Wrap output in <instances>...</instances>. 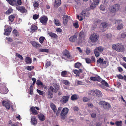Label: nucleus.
Segmentation results:
<instances>
[{"label":"nucleus","instance_id":"obj_37","mask_svg":"<svg viewBox=\"0 0 126 126\" xmlns=\"http://www.w3.org/2000/svg\"><path fill=\"white\" fill-rule=\"evenodd\" d=\"M54 22L56 25L58 26L60 25V23L59 20L57 19H55L54 20Z\"/></svg>","mask_w":126,"mask_h":126},{"label":"nucleus","instance_id":"obj_55","mask_svg":"<svg viewBox=\"0 0 126 126\" xmlns=\"http://www.w3.org/2000/svg\"><path fill=\"white\" fill-rule=\"evenodd\" d=\"M85 60L86 63L88 64H89L91 61V60L88 58H86Z\"/></svg>","mask_w":126,"mask_h":126},{"label":"nucleus","instance_id":"obj_23","mask_svg":"<svg viewBox=\"0 0 126 126\" xmlns=\"http://www.w3.org/2000/svg\"><path fill=\"white\" fill-rule=\"evenodd\" d=\"M7 2L10 5L14 6L16 5V1L15 0H6Z\"/></svg>","mask_w":126,"mask_h":126},{"label":"nucleus","instance_id":"obj_15","mask_svg":"<svg viewBox=\"0 0 126 126\" xmlns=\"http://www.w3.org/2000/svg\"><path fill=\"white\" fill-rule=\"evenodd\" d=\"M5 32L4 34L6 36H8L9 35L10 32L12 30V28L10 27H8L6 30L5 29H4Z\"/></svg>","mask_w":126,"mask_h":126},{"label":"nucleus","instance_id":"obj_13","mask_svg":"<svg viewBox=\"0 0 126 126\" xmlns=\"http://www.w3.org/2000/svg\"><path fill=\"white\" fill-rule=\"evenodd\" d=\"M90 79L92 81H100L101 79L99 76L96 75L94 77H91L90 78Z\"/></svg>","mask_w":126,"mask_h":126},{"label":"nucleus","instance_id":"obj_18","mask_svg":"<svg viewBox=\"0 0 126 126\" xmlns=\"http://www.w3.org/2000/svg\"><path fill=\"white\" fill-rule=\"evenodd\" d=\"M94 92L97 97H101L102 96V94L99 90L98 89L95 90H94Z\"/></svg>","mask_w":126,"mask_h":126},{"label":"nucleus","instance_id":"obj_17","mask_svg":"<svg viewBox=\"0 0 126 126\" xmlns=\"http://www.w3.org/2000/svg\"><path fill=\"white\" fill-rule=\"evenodd\" d=\"M31 44L33 46L37 48H38L39 47H41L42 46L38 43L37 42L35 41H32L31 42Z\"/></svg>","mask_w":126,"mask_h":126},{"label":"nucleus","instance_id":"obj_20","mask_svg":"<svg viewBox=\"0 0 126 126\" xmlns=\"http://www.w3.org/2000/svg\"><path fill=\"white\" fill-rule=\"evenodd\" d=\"M94 93H95L94 90H91L89 91L88 95L89 96L92 97L91 99H94L95 97V95Z\"/></svg>","mask_w":126,"mask_h":126},{"label":"nucleus","instance_id":"obj_9","mask_svg":"<svg viewBox=\"0 0 126 126\" xmlns=\"http://www.w3.org/2000/svg\"><path fill=\"white\" fill-rule=\"evenodd\" d=\"M63 23L65 25H66L68 22V20L70 19V17L67 15H64L63 17Z\"/></svg>","mask_w":126,"mask_h":126},{"label":"nucleus","instance_id":"obj_14","mask_svg":"<svg viewBox=\"0 0 126 126\" xmlns=\"http://www.w3.org/2000/svg\"><path fill=\"white\" fill-rule=\"evenodd\" d=\"M77 35L75 34L73 36H71L69 38L70 41L72 42H75L77 40Z\"/></svg>","mask_w":126,"mask_h":126},{"label":"nucleus","instance_id":"obj_63","mask_svg":"<svg viewBox=\"0 0 126 126\" xmlns=\"http://www.w3.org/2000/svg\"><path fill=\"white\" fill-rule=\"evenodd\" d=\"M55 3L57 4H60L61 3V0H56Z\"/></svg>","mask_w":126,"mask_h":126},{"label":"nucleus","instance_id":"obj_29","mask_svg":"<svg viewBox=\"0 0 126 126\" xmlns=\"http://www.w3.org/2000/svg\"><path fill=\"white\" fill-rule=\"evenodd\" d=\"M38 117L39 119L41 121H43L45 120L44 116L42 114L38 115Z\"/></svg>","mask_w":126,"mask_h":126},{"label":"nucleus","instance_id":"obj_64","mask_svg":"<svg viewBox=\"0 0 126 126\" xmlns=\"http://www.w3.org/2000/svg\"><path fill=\"white\" fill-rule=\"evenodd\" d=\"M87 105L90 108H92L93 107V105L92 104V103H88L87 104Z\"/></svg>","mask_w":126,"mask_h":126},{"label":"nucleus","instance_id":"obj_28","mask_svg":"<svg viewBox=\"0 0 126 126\" xmlns=\"http://www.w3.org/2000/svg\"><path fill=\"white\" fill-rule=\"evenodd\" d=\"M30 109L33 114L36 115L38 114L37 112L36 111L34 107H31L30 108Z\"/></svg>","mask_w":126,"mask_h":126},{"label":"nucleus","instance_id":"obj_61","mask_svg":"<svg viewBox=\"0 0 126 126\" xmlns=\"http://www.w3.org/2000/svg\"><path fill=\"white\" fill-rule=\"evenodd\" d=\"M63 83L66 85H68L69 83V82L67 80H64L63 81Z\"/></svg>","mask_w":126,"mask_h":126},{"label":"nucleus","instance_id":"obj_16","mask_svg":"<svg viewBox=\"0 0 126 126\" xmlns=\"http://www.w3.org/2000/svg\"><path fill=\"white\" fill-rule=\"evenodd\" d=\"M48 18L46 16L42 17L40 18V22L44 25L46 24V23L48 20Z\"/></svg>","mask_w":126,"mask_h":126},{"label":"nucleus","instance_id":"obj_38","mask_svg":"<svg viewBox=\"0 0 126 126\" xmlns=\"http://www.w3.org/2000/svg\"><path fill=\"white\" fill-rule=\"evenodd\" d=\"M39 51L40 52H45L48 53L49 52V50L47 49L41 48L39 50Z\"/></svg>","mask_w":126,"mask_h":126},{"label":"nucleus","instance_id":"obj_42","mask_svg":"<svg viewBox=\"0 0 126 126\" xmlns=\"http://www.w3.org/2000/svg\"><path fill=\"white\" fill-rule=\"evenodd\" d=\"M61 109L62 108L61 107H59L58 108L57 110H56V112L55 113H56L57 116L58 115L59 113L60 112Z\"/></svg>","mask_w":126,"mask_h":126},{"label":"nucleus","instance_id":"obj_35","mask_svg":"<svg viewBox=\"0 0 126 126\" xmlns=\"http://www.w3.org/2000/svg\"><path fill=\"white\" fill-rule=\"evenodd\" d=\"M12 32L13 33L15 36L17 37L19 36L18 32L15 29L14 30H13Z\"/></svg>","mask_w":126,"mask_h":126},{"label":"nucleus","instance_id":"obj_39","mask_svg":"<svg viewBox=\"0 0 126 126\" xmlns=\"http://www.w3.org/2000/svg\"><path fill=\"white\" fill-rule=\"evenodd\" d=\"M110 107V105L109 103L106 102L105 105L103 107L105 109L109 108Z\"/></svg>","mask_w":126,"mask_h":126},{"label":"nucleus","instance_id":"obj_24","mask_svg":"<svg viewBox=\"0 0 126 126\" xmlns=\"http://www.w3.org/2000/svg\"><path fill=\"white\" fill-rule=\"evenodd\" d=\"M31 122L32 124L33 125H35L37 123V121L36 118L34 117L31 118Z\"/></svg>","mask_w":126,"mask_h":126},{"label":"nucleus","instance_id":"obj_59","mask_svg":"<svg viewBox=\"0 0 126 126\" xmlns=\"http://www.w3.org/2000/svg\"><path fill=\"white\" fill-rule=\"evenodd\" d=\"M27 69L29 70H31L34 68L33 67L27 66L26 67Z\"/></svg>","mask_w":126,"mask_h":126},{"label":"nucleus","instance_id":"obj_51","mask_svg":"<svg viewBox=\"0 0 126 126\" xmlns=\"http://www.w3.org/2000/svg\"><path fill=\"white\" fill-rule=\"evenodd\" d=\"M90 100V99L88 97H85L83 98V101L84 102H88Z\"/></svg>","mask_w":126,"mask_h":126},{"label":"nucleus","instance_id":"obj_10","mask_svg":"<svg viewBox=\"0 0 126 126\" xmlns=\"http://www.w3.org/2000/svg\"><path fill=\"white\" fill-rule=\"evenodd\" d=\"M108 24L105 22H103L101 23L100 27V29L102 32L106 30L108 26Z\"/></svg>","mask_w":126,"mask_h":126},{"label":"nucleus","instance_id":"obj_3","mask_svg":"<svg viewBox=\"0 0 126 126\" xmlns=\"http://www.w3.org/2000/svg\"><path fill=\"white\" fill-rule=\"evenodd\" d=\"M99 36L96 33H93L91 34L89 38L90 40L93 43L97 42L99 38Z\"/></svg>","mask_w":126,"mask_h":126},{"label":"nucleus","instance_id":"obj_25","mask_svg":"<svg viewBox=\"0 0 126 126\" xmlns=\"http://www.w3.org/2000/svg\"><path fill=\"white\" fill-rule=\"evenodd\" d=\"M50 107L54 112H56L57 108L56 106L54 104L52 103H51L50 104Z\"/></svg>","mask_w":126,"mask_h":126},{"label":"nucleus","instance_id":"obj_2","mask_svg":"<svg viewBox=\"0 0 126 126\" xmlns=\"http://www.w3.org/2000/svg\"><path fill=\"white\" fill-rule=\"evenodd\" d=\"M104 48L103 47L100 46L96 47L94 50V52L96 57H98L100 55V53L102 52Z\"/></svg>","mask_w":126,"mask_h":126},{"label":"nucleus","instance_id":"obj_34","mask_svg":"<svg viewBox=\"0 0 126 126\" xmlns=\"http://www.w3.org/2000/svg\"><path fill=\"white\" fill-rule=\"evenodd\" d=\"M78 96L77 94H74L72 95L71 97V99L72 100H74L78 99Z\"/></svg>","mask_w":126,"mask_h":126},{"label":"nucleus","instance_id":"obj_11","mask_svg":"<svg viewBox=\"0 0 126 126\" xmlns=\"http://www.w3.org/2000/svg\"><path fill=\"white\" fill-rule=\"evenodd\" d=\"M17 10L22 13H26L27 11L25 7L23 6H19L16 7Z\"/></svg>","mask_w":126,"mask_h":126},{"label":"nucleus","instance_id":"obj_47","mask_svg":"<svg viewBox=\"0 0 126 126\" xmlns=\"http://www.w3.org/2000/svg\"><path fill=\"white\" fill-rule=\"evenodd\" d=\"M67 74V72L65 71H62L61 74V75L62 76H65Z\"/></svg>","mask_w":126,"mask_h":126},{"label":"nucleus","instance_id":"obj_12","mask_svg":"<svg viewBox=\"0 0 126 126\" xmlns=\"http://www.w3.org/2000/svg\"><path fill=\"white\" fill-rule=\"evenodd\" d=\"M53 85L54 87L53 88V91L55 93L57 92L59 88V86L58 84L56 82H55L53 83Z\"/></svg>","mask_w":126,"mask_h":126},{"label":"nucleus","instance_id":"obj_31","mask_svg":"<svg viewBox=\"0 0 126 126\" xmlns=\"http://www.w3.org/2000/svg\"><path fill=\"white\" fill-rule=\"evenodd\" d=\"M107 7L103 4H101L100 7V10L104 11L105 10Z\"/></svg>","mask_w":126,"mask_h":126},{"label":"nucleus","instance_id":"obj_27","mask_svg":"<svg viewBox=\"0 0 126 126\" xmlns=\"http://www.w3.org/2000/svg\"><path fill=\"white\" fill-rule=\"evenodd\" d=\"M119 37L120 38H124L126 36V32H123L122 33L119 34Z\"/></svg>","mask_w":126,"mask_h":126},{"label":"nucleus","instance_id":"obj_62","mask_svg":"<svg viewBox=\"0 0 126 126\" xmlns=\"http://www.w3.org/2000/svg\"><path fill=\"white\" fill-rule=\"evenodd\" d=\"M74 73L76 74L77 75H78L79 76V71L78 70H74L73 71Z\"/></svg>","mask_w":126,"mask_h":126},{"label":"nucleus","instance_id":"obj_33","mask_svg":"<svg viewBox=\"0 0 126 126\" xmlns=\"http://www.w3.org/2000/svg\"><path fill=\"white\" fill-rule=\"evenodd\" d=\"M37 92L40 95H42L44 97V92L43 91H41L40 90L38 89H37Z\"/></svg>","mask_w":126,"mask_h":126},{"label":"nucleus","instance_id":"obj_46","mask_svg":"<svg viewBox=\"0 0 126 126\" xmlns=\"http://www.w3.org/2000/svg\"><path fill=\"white\" fill-rule=\"evenodd\" d=\"M45 39V38L43 37H40L39 39L40 42L41 44H42L43 42Z\"/></svg>","mask_w":126,"mask_h":126},{"label":"nucleus","instance_id":"obj_6","mask_svg":"<svg viewBox=\"0 0 126 126\" xmlns=\"http://www.w3.org/2000/svg\"><path fill=\"white\" fill-rule=\"evenodd\" d=\"M85 35L84 32L82 31H81L79 33V43H81L85 40Z\"/></svg>","mask_w":126,"mask_h":126},{"label":"nucleus","instance_id":"obj_58","mask_svg":"<svg viewBox=\"0 0 126 126\" xmlns=\"http://www.w3.org/2000/svg\"><path fill=\"white\" fill-rule=\"evenodd\" d=\"M33 6L34 7H38L39 6L38 2L36 1H35L34 3L33 4Z\"/></svg>","mask_w":126,"mask_h":126},{"label":"nucleus","instance_id":"obj_30","mask_svg":"<svg viewBox=\"0 0 126 126\" xmlns=\"http://www.w3.org/2000/svg\"><path fill=\"white\" fill-rule=\"evenodd\" d=\"M36 83L38 86H40L41 87L43 88L44 87V85L40 80H37Z\"/></svg>","mask_w":126,"mask_h":126},{"label":"nucleus","instance_id":"obj_32","mask_svg":"<svg viewBox=\"0 0 126 126\" xmlns=\"http://www.w3.org/2000/svg\"><path fill=\"white\" fill-rule=\"evenodd\" d=\"M81 64L80 63L78 62L75 64V67L77 68H79L81 66Z\"/></svg>","mask_w":126,"mask_h":126},{"label":"nucleus","instance_id":"obj_22","mask_svg":"<svg viewBox=\"0 0 126 126\" xmlns=\"http://www.w3.org/2000/svg\"><path fill=\"white\" fill-rule=\"evenodd\" d=\"M69 98V96H63L62 99V101L63 103H65L68 101Z\"/></svg>","mask_w":126,"mask_h":126},{"label":"nucleus","instance_id":"obj_44","mask_svg":"<svg viewBox=\"0 0 126 126\" xmlns=\"http://www.w3.org/2000/svg\"><path fill=\"white\" fill-rule=\"evenodd\" d=\"M37 29V27L35 25L32 26L31 27V29L32 31L36 30Z\"/></svg>","mask_w":126,"mask_h":126},{"label":"nucleus","instance_id":"obj_49","mask_svg":"<svg viewBox=\"0 0 126 126\" xmlns=\"http://www.w3.org/2000/svg\"><path fill=\"white\" fill-rule=\"evenodd\" d=\"M39 17V15L35 14L33 15V19L36 20L38 19Z\"/></svg>","mask_w":126,"mask_h":126},{"label":"nucleus","instance_id":"obj_54","mask_svg":"<svg viewBox=\"0 0 126 126\" xmlns=\"http://www.w3.org/2000/svg\"><path fill=\"white\" fill-rule=\"evenodd\" d=\"M12 11L13 10L12 9L9 8L6 11V13L8 14H9L12 12Z\"/></svg>","mask_w":126,"mask_h":126},{"label":"nucleus","instance_id":"obj_21","mask_svg":"<svg viewBox=\"0 0 126 126\" xmlns=\"http://www.w3.org/2000/svg\"><path fill=\"white\" fill-rule=\"evenodd\" d=\"M63 54L69 59H71V56L70 55L69 53L67 50H65L63 51Z\"/></svg>","mask_w":126,"mask_h":126},{"label":"nucleus","instance_id":"obj_36","mask_svg":"<svg viewBox=\"0 0 126 126\" xmlns=\"http://www.w3.org/2000/svg\"><path fill=\"white\" fill-rule=\"evenodd\" d=\"M49 34L52 38H56L57 36L56 34L52 32L49 33Z\"/></svg>","mask_w":126,"mask_h":126},{"label":"nucleus","instance_id":"obj_1","mask_svg":"<svg viewBox=\"0 0 126 126\" xmlns=\"http://www.w3.org/2000/svg\"><path fill=\"white\" fill-rule=\"evenodd\" d=\"M112 47L113 49L119 52H122L124 51V46L120 43L114 44Z\"/></svg>","mask_w":126,"mask_h":126},{"label":"nucleus","instance_id":"obj_40","mask_svg":"<svg viewBox=\"0 0 126 126\" xmlns=\"http://www.w3.org/2000/svg\"><path fill=\"white\" fill-rule=\"evenodd\" d=\"M115 124L116 126H121L122 122L121 121H117L116 122Z\"/></svg>","mask_w":126,"mask_h":126},{"label":"nucleus","instance_id":"obj_50","mask_svg":"<svg viewBox=\"0 0 126 126\" xmlns=\"http://www.w3.org/2000/svg\"><path fill=\"white\" fill-rule=\"evenodd\" d=\"M16 56L17 57H18L21 60H23V57L22 55L19 54L18 53L16 54Z\"/></svg>","mask_w":126,"mask_h":126},{"label":"nucleus","instance_id":"obj_53","mask_svg":"<svg viewBox=\"0 0 126 126\" xmlns=\"http://www.w3.org/2000/svg\"><path fill=\"white\" fill-rule=\"evenodd\" d=\"M51 65V63L50 61L47 62L46 64L45 67L47 68V67Z\"/></svg>","mask_w":126,"mask_h":126},{"label":"nucleus","instance_id":"obj_5","mask_svg":"<svg viewBox=\"0 0 126 126\" xmlns=\"http://www.w3.org/2000/svg\"><path fill=\"white\" fill-rule=\"evenodd\" d=\"M68 111V109L67 108H64L62 110L60 114L61 118L63 120L65 119Z\"/></svg>","mask_w":126,"mask_h":126},{"label":"nucleus","instance_id":"obj_57","mask_svg":"<svg viewBox=\"0 0 126 126\" xmlns=\"http://www.w3.org/2000/svg\"><path fill=\"white\" fill-rule=\"evenodd\" d=\"M91 52L90 49L89 48H87L86 49V53L87 55H88Z\"/></svg>","mask_w":126,"mask_h":126},{"label":"nucleus","instance_id":"obj_7","mask_svg":"<svg viewBox=\"0 0 126 126\" xmlns=\"http://www.w3.org/2000/svg\"><path fill=\"white\" fill-rule=\"evenodd\" d=\"M122 20H121L118 19L116 21V23L118 24L116 27L117 30H120L123 29L124 25L122 23Z\"/></svg>","mask_w":126,"mask_h":126},{"label":"nucleus","instance_id":"obj_4","mask_svg":"<svg viewBox=\"0 0 126 126\" xmlns=\"http://www.w3.org/2000/svg\"><path fill=\"white\" fill-rule=\"evenodd\" d=\"M120 5L119 4H114L110 8V12L114 13L118 10L120 8Z\"/></svg>","mask_w":126,"mask_h":126},{"label":"nucleus","instance_id":"obj_41","mask_svg":"<svg viewBox=\"0 0 126 126\" xmlns=\"http://www.w3.org/2000/svg\"><path fill=\"white\" fill-rule=\"evenodd\" d=\"M101 83L103 85L105 86H106L109 87V85L108 83L104 80H103L101 82Z\"/></svg>","mask_w":126,"mask_h":126},{"label":"nucleus","instance_id":"obj_26","mask_svg":"<svg viewBox=\"0 0 126 126\" xmlns=\"http://www.w3.org/2000/svg\"><path fill=\"white\" fill-rule=\"evenodd\" d=\"M26 62L27 64H29L31 63L32 60L30 57H27L26 58Z\"/></svg>","mask_w":126,"mask_h":126},{"label":"nucleus","instance_id":"obj_8","mask_svg":"<svg viewBox=\"0 0 126 126\" xmlns=\"http://www.w3.org/2000/svg\"><path fill=\"white\" fill-rule=\"evenodd\" d=\"M53 87L51 86L48 89V92L47 95V98H51L53 97Z\"/></svg>","mask_w":126,"mask_h":126},{"label":"nucleus","instance_id":"obj_19","mask_svg":"<svg viewBox=\"0 0 126 126\" xmlns=\"http://www.w3.org/2000/svg\"><path fill=\"white\" fill-rule=\"evenodd\" d=\"M9 103V101H3L2 102L3 105L4 106L6 109L8 110L10 108Z\"/></svg>","mask_w":126,"mask_h":126},{"label":"nucleus","instance_id":"obj_56","mask_svg":"<svg viewBox=\"0 0 126 126\" xmlns=\"http://www.w3.org/2000/svg\"><path fill=\"white\" fill-rule=\"evenodd\" d=\"M73 26L75 28H78L79 27V25L77 22L76 21L75 23H73Z\"/></svg>","mask_w":126,"mask_h":126},{"label":"nucleus","instance_id":"obj_60","mask_svg":"<svg viewBox=\"0 0 126 126\" xmlns=\"http://www.w3.org/2000/svg\"><path fill=\"white\" fill-rule=\"evenodd\" d=\"M106 103V102L104 101H101L99 102V104L100 105H102L103 107L105 105Z\"/></svg>","mask_w":126,"mask_h":126},{"label":"nucleus","instance_id":"obj_52","mask_svg":"<svg viewBox=\"0 0 126 126\" xmlns=\"http://www.w3.org/2000/svg\"><path fill=\"white\" fill-rule=\"evenodd\" d=\"M14 17L13 16H9V19L11 22H12L14 20Z\"/></svg>","mask_w":126,"mask_h":126},{"label":"nucleus","instance_id":"obj_43","mask_svg":"<svg viewBox=\"0 0 126 126\" xmlns=\"http://www.w3.org/2000/svg\"><path fill=\"white\" fill-rule=\"evenodd\" d=\"M106 36L108 39H111L112 37V35L110 33L106 34Z\"/></svg>","mask_w":126,"mask_h":126},{"label":"nucleus","instance_id":"obj_48","mask_svg":"<svg viewBox=\"0 0 126 126\" xmlns=\"http://www.w3.org/2000/svg\"><path fill=\"white\" fill-rule=\"evenodd\" d=\"M103 60H104V59H103L99 58L98 60H97V62L98 64H102Z\"/></svg>","mask_w":126,"mask_h":126},{"label":"nucleus","instance_id":"obj_45","mask_svg":"<svg viewBox=\"0 0 126 126\" xmlns=\"http://www.w3.org/2000/svg\"><path fill=\"white\" fill-rule=\"evenodd\" d=\"M108 0H104L103 2V4L107 6L108 5Z\"/></svg>","mask_w":126,"mask_h":126}]
</instances>
